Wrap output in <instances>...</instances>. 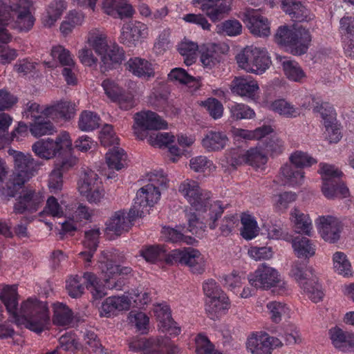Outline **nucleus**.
Returning <instances> with one entry per match:
<instances>
[{
  "mask_svg": "<svg viewBox=\"0 0 354 354\" xmlns=\"http://www.w3.org/2000/svg\"><path fill=\"white\" fill-rule=\"evenodd\" d=\"M0 299L12 316V322L19 327H24L37 333L47 328L50 316L46 302L28 299L21 304L18 310L17 288L8 285L0 292Z\"/></svg>",
  "mask_w": 354,
  "mask_h": 354,
  "instance_id": "1",
  "label": "nucleus"
},
{
  "mask_svg": "<svg viewBox=\"0 0 354 354\" xmlns=\"http://www.w3.org/2000/svg\"><path fill=\"white\" fill-rule=\"evenodd\" d=\"M140 253L146 261L151 263L165 259L168 264L187 266L194 274H201L205 270V261L201 252L193 248L174 250L167 254L163 245H147L140 251Z\"/></svg>",
  "mask_w": 354,
  "mask_h": 354,
  "instance_id": "2",
  "label": "nucleus"
},
{
  "mask_svg": "<svg viewBox=\"0 0 354 354\" xmlns=\"http://www.w3.org/2000/svg\"><path fill=\"white\" fill-rule=\"evenodd\" d=\"M223 212V208L220 201H215L212 204L206 213L198 212L190 213L188 215L187 230L198 238H201L205 232L206 225H209L210 229L216 227V221Z\"/></svg>",
  "mask_w": 354,
  "mask_h": 354,
  "instance_id": "3",
  "label": "nucleus"
},
{
  "mask_svg": "<svg viewBox=\"0 0 354 354\" xmlns=\"http://www.w3.org/2000/svg\"><path fill=\"white\" fill-rule=\"evenodd\" d=\"M72 141L68 133L62 132L55 139H40L32 146V150L39 158L49 160L62 154L64 148H70Z\"/></svg>",
  "mask_w": 354,
  "mask_h": 354,
  "instance_id": "4",
  "label": "nucleus"
},
{
  "mask_svg": "<svg viewBox=\"0 0 354 354\" xmlns=\"http://www.w3.org/2000/svg\"><path fill=\"white\" fill-rule=\"evenodd\" d=\"M129 347L131 351H141L142 354H174L179 351L177 346L163 337L140 338L130 342Z\"/></svg>",
  "mask_w": 354,
  "mask_h": 354,
  "instance_id": "5",
  "label": "nucleus"
},
{
  "mask_svg": "<svg viewBox=\"0 0 354 354\" xmlns=\"http://www.w3.org/2000/svg\"><path fill=\"white\" fill-rule=\"evenodd\" d=\"M134 133L140 140L146 137L147 130H159L167 127V122L156 113L148 111L138 112L134 115Z\"/></svg>",
  "mask_w": 354,
  "mask_h": 354,
  "instance_id": "6",
  "label": "nucleus"
},
{
  "mask_svg": "<svg viewBox=\"0 0 354 354\" xmlns=\"http://www.w3.org/2000/svg\"><path fill=\"white\" fill-rule=\"evenodd\" d=\"M178 191L196 212L206 213L212 204L202 194L198 183L194 180L187 179L180 185Z\"/></svg>",
  "mask_w": 354,
  "mask_h": 354,
  "instance_id": "7",
  "label": "nucleus"
},
{
  "mask_svg": "<svg viewBox=\"0 0 354 354\" xmlns=\"http://www.w3.org/2000/svg\"><path fill=\"white\" fill-rule=\"evenodd\" d=\"M8 153L13 158L14 171L12 173L26 181L37 174L41 165L29 153H24L13 149H9Z\"/></svg>",
  "mask_w": 354,
  "mask_h": 354,
  "instance_id": "8",
  "label": "nucleus"
},
{
  "mask_svg": "<svg viewBox=\"0 0 354 354\" xmlns=\"http://www.w3.org/2000/svg\"><path fill=\"white\" fill-rule=\"evenodd\" d=\"M251 286L256 288L268 290L281 286V279L278 272L273 268L261 264L253 274L248 275Z\"/></svg>",
  "mask_w": 354,
  "mask_h": 354,
  "instance_id": "9",
  "label": "nucleus"
},
{
  "mask_svg": "<svg viewBox=\"0 0 354 354\" xmlns=\"http://www.w3.org/2000/svg\"><path fill=\"white\" fill-rule=\"evenodd\" d=\"M233 0H193L201 4L202 11L213 21H220L231 10Z\"/></svg>",
  "mask_w": 354,
  "mask_h": 354,
  "instance_id": "10",
  "label": "nucleus"
},
{
  "mask_svg": "<svg viewBox=\"0 0 354 354\" xmlns=\"http://www.w3.org/2000/svg\"><path fill=\"white\" fill-rule=\"evenodd\" d=\"M243 21L254 36L267 37L270 34L268 19L261 16L257 10L247 9L243 13Z\"/></svg>",
  "mask_w": 354,
  "mask_h": 354,
  "instance_id": "11",
  "label": "nucleus"
},
{
  "mask_svg": "<svg viewBox=\"0 0 354 354\" xmlns=\"http://www.w3.org/2000/svg\"><path fill=\"white\" fill-rule=\"evenodd\" d=\"M148 34L146 24L140 21L129 22L123 25L120 41L123 44L133 47L136 46L141 38H145Z\"/></svg>",
  "mask_w": 354,
  "mask_h": 354,
  "instance_id": "12",
  "label": "nucleus"
},
{
  "mask_svg": "<svg viewBox=\"0 0 354 354\" xmlns=\"http://www.w3.org/2000/svg\"><path fill=\"white\" fill-rule=\"evenodd\" d=\"M318 221L322 239L329 243H336L340 239L343 229L342 222L332 216H321Z\"/></svg>",
  "mask_w": 354,
  "mask_h": 354,
  "instance_id": "13",
  "label": "nucleus"
},
{
  "mask_svg": "<svg viewBox=\"0 0 354 354\" xmlns=\"http://www.w3.org/2000/svg\"><path fill=\"white\" fill-rule=\"evenodd\" d=\"M43 201L44 197L39 192L32 189H26L15 204L14 212L17 214H23L25 212H36L41 206Z\"/></svg>",
  "mask_w": 354,
  "mask_h": 354,
  "instance_id": "14",
  "label": "nucleus"
},
{
  "mask_svg": "<svg viewBox=\"0 0 354 354\" xmlns=\"http://www.w3.org/2000/svg\"><path fill=\"white\" fill-rule=\"evenodd\" d=\"M273 337L268 334H252L247 339L246 348L251 354H271Z\"/></svg>",
  "mask_w": 354,
  "mask_h": 354,
  "instance_id": "15",
  "label": "nucleus"
},
{
  "mask_svg": "<svg viewBox=\"0 0 354 354\" xmlns=\"http://www.w3.org/2000/svg\"><path fill=\"white\" fill-rule=\"evenodd\" d=\"M131 300L127 296L107 297L102 304L100 308L101 317H110L115 315L117 311L127 310L129 309Z\"/></svg>",
  "mask_w": 354,
  "mask_h": 354,
  "instance_id": "16",
  "label": "nucleus"
},
{
  "mask_svg": "<svg viewBox=\"0 0 354 354\" xmlns=\"http://www.w3.org/2000/svg\"><path fill=\"white\" fill-rule=\"evenodd\" d=\"M153 313L159 322L158 326L163 332H168L174 335L180 334V328L172 319L169 306L158 305L154 308Z\"/></svg>",
  "mask_w": 354,
  "mask_h": 354,
  "instance_id": "17",
  "label": "nucleus"
},
{
  "mask_svg": "<svg viewBox=\"0 0 354 354\" xmlns=\"http://www.w3.org/2000/svg\"><path fill=\"white\" fill-rule=\"evenodd\" d=\"M229 138L226 133L220 131H209L202 139L201 144L209 152L223 150L228 145Z\"/></svg>",
  "mask_w": 354,
  "mask_h": 354,
  "instance_id": "18",
  "label": "nucleus"
},
{
  "mask_svg": "<svg viewBox=\"0 0 354 354\" xmlns=\"http://www.w3.org/2000/svg\"><path fill=\"white\" fill-rule=\"evenodd\" d=\"M230 88L238 95L253 98L259 87L257 82L251 78L235 77L231 82Z\"/></svg>",
  "mask_w": 354,
  "mask_h": 354,
  "instance_id": "19",
  "label": "nucleus"
},
{
  "mask_svg": "<svg viewBox=\"0 0 354 354\" xmlns=\"http://www.w3.org/2000/svg\"><path fill=\"white\" fill-rule=\"evenodd\" d=\"M295 35V41L291 43L287 51L293 55H301L306 53L312 41L310 31L299 26L296 29Z\"/></svg>",
  "mask_w": 354,
  "mask_h": 354,
  "instance_id": "20",
  "label": "nucleus"
},
{
  "mask_svg": "<svg viewBox=\"0 0 354 354\" xmlns=\"http://www.w3.org/2000/svg\"><path fill=\"white\" fill-rule=\"evenodd\" d=\"M132 224L126 221V215L124 211H118L106 223L105 232L107 234L113 233L119 236L127 232L131 227Z\"/></svg>",
  "mask_w": 354,
  "mask_h": 354,
  "instance_id": "21",
  "label": "nucleus"
},
{
  "mask_svg": "<svg viewBox=\"0 0 354 354\" xmlns=\"http://www.w3.org/2000/svg\"><path fill=\"white\" fill-rule=\"evenodd\" d=\"M200 60L204 67L212 68L221 59L219 46L216 44H207L201 46L199 50Z\"/></svg>",
  "mask_w": 354,
  "mask_h": 354,
  "instance_id": "22",
  "label": "nucleus"
},
{
  "mask_svg": "<svg viewBox=\"0 0 354 354\" xmlns=\"http://www.w3.org/2000/svg\"><path fill=\"white\" fill-rule=\"evenodd\" d=\"M127 71L138 77L149 79L154 76V71L151 63L139 57L131 58L125 64Z\"/></svg>",
  "mask_w": 354,
  "mask_h": 354,
  "instance_id": "23",
  "label": "nucleus"
},
{
  "mask_svg": "<svg viewBox=\"0 0 354 354\" xmlns=\"http://www.w3.org/2000/svg\"><path fill=\"white\" fill-rule=\"evenodd\" d=\"M46 117L55 119H71L74 115V107L68 102H59L46 107L42 111Z\"/></svg>",
  "mask_w": 354,
  "mask_h": 354,
  "instance_id": "24",
  "label": "nucleus"
},
{
  "mask_svg": "<svg viewBox=\"0 0 354 354\" xmlns=\"http://www.w3.org/2000/svg\"><path fill=\"white\" fill-rule=\"evenodd\" d=\"M328 111V113L322 112V118L326 128V139L330 143H336L342 138L341 131L336 120L335 111L330 109Z\"/></svg>",
  "mask_w": 354,
  "mask_h": 354,
  "instance_id": "25",
  "label": "nucleus"
},
{
  "mask_svg": "<svg viewBox=\"0 0 354 354\" xmlns=\"http://www.w3.org/2000/svg\"><path fill=\"white\" fill-rule=\"evenodd\" d=\"M160 196V192L149 183L141 187L136 193V203L140 207L153 206Z\"/></svg>",
  "mask_w": 354,
  "mask_h": 354,
  "instance_id": "26",
  "label": "nucleus"
},
{
  "mask_svg": "<svg viewBox=\"0 0 354 354\" xmlns=\"http://www.w3.org/2000/svg\"><path fill=\"white\" fill-rule=\"evenodd\" d=\"M24 0H19V5L14 10V19L17 28L21 30H28L34 24V17L31 15L28 6H22Z\"/></svg>",
  "mask_w": 354,
  "mask_h": 354,
  "instance_id": "27",
  "label": "nucleus"
},
{
  "mask_svg": "<svg viewBox=\"0 0 354 354\" xmlns=\"http://www.w3.org/2000/svg\"><path fill=\"white\" fill-rule=\"evenodd\" d=\"M124 58V52L118 46H113L101 57L100 70L102 72L111 69L115 64H120Z\"/></svg>",
  "mask_w": 354,
  "mask_h": 354,
  "instance_id": "28",
  "label": "nucleus"
},
{
  "mask_svg": "<svg viewBox=\"0 0 354 354\" xmlns=\"http://www.w3.org/2000/svg\"><path fill=\"white\" fill-rule=\"evenodd\" d=\"M66 8L63 0H54L48 6L46 15L42 17V24L44 26L50 28L60 18Z\"/></svg>",
  "mask_w": 354,
  "mask_h": 354,
  "instance_id": "29",
  "label": "nucleus"
},
{
  "mask_svg": "<svg viewBox=\"0 0 354 354\" xmlns=\"http://www.w3.org/2000/svg\"><path fill=\"white\" fill-rule=\"evenodd\" d=\"M333 344L337 348H342L348 345L354 348V333L344 331L338 327L333 328L329 331Z\"/></svg>",
  "mask_w": 354,
  "mask_h": 354,
  "instance_id": "30",
  "label": "nucleus"
},
{
  "mask_svg": "<svg viewBox=\"0 0 354 354\" xmlns=\"http://www.w3.org/2000/svg\"><path fill=\"white\" fill-rule=\"evenodd\" d=\"M257 55H259V48L247 46L236 55V61L239 67L250 73L254 67V62Z\"/></svg>",
  "mask_w": 354,
  "mask_h": 354,
  "instance_id": "31",
  "label": "nucleus"
},
{
  "mask_svg": "<svg viewBox=\"0 0 354 354\" xmlns=\"http://www.w3.org/2000/svg\"><path fill=\"white\" fill-rule=\"evenodd\" d=\"M296 29L295 26H279L274 35V41L287 51L291 43L295 41L294 39L296 38Z\"/></svg>",
  "mask_w": 354,
  "mask_h": 354,
  "instance_id": "32",
  "label": "nucleus"
},
{
  "mask_svg": "<svg viewBox=\"0 0 354 354\" xmlns=\"http://www.w3.org/2000/svg\"><path fill=\"white\" fill-rule=\"evenodd\" d=\"M110 256L109 252L103 251L98 261L99 269L104 274V279L120 276L122 272V270L120 269V266L110 259Z\"/></svg>",
  "mask_w": 354,
  "mask_h": 354,
  "instance_id": "33",
  "label": "nucleus"
},
{
  "mask_svg": "<svg viewBox=\"0 0 354 354\" xmlns=\"http://www.w3.org/2000/svg\"><path fill=\"white\" fill-rule=\"evenodd\" d=\"M281 174L287 183L291 185H301L304 181V172L290 161L281 168Z\"/></svg>",
  "mask_w": 354,
  "mask_h": 354,
  "instance_id": "34",
  "label": "nucleus"
},
{
  "mask_svg": "<svg viewBox=\"0 0 354 354\" xmlns=\"http://www.w3.org/2000/svg\"><path fill=\"white\" fill-rule=\"evenodd\" d=\"M106 161L110 169L120 170L127 165V154L118 147H114L106 153Z\"/></svg>",
  "mask_w": 354,
  "mask_h": 354,
  "instance_id": "35",
  "label": "nucleus"
},
{
  "mask_svg": "<svg viewBox=\"0 0 354 354\" xmlns=\"http://www.w3.org/2000/svg\"><path fill=\"white\" fill-rule=\"evenodd\" d=\"M300 287L313 302L317 303L322 299L324 293L315 274L307 281L302 282Z\"/></svg>",
  "mask_w": 354,
  "mask_h": 354,
  "instance_id": "36",
  "label": "nucleus"
},
{
  "mask_svg": "<svg viewBox=\"0 0 354 354\" xmlns=\"http://www.w3.org/2000/svg\"><path fill=\"white\" fill-rule=\"evenodd\" d=\"M300 287L313 302L317 303L322 299L324 293L315 274L307 281L302 282Z\"/></svg>",
  "mask_w": 354,
  "mask_h": 354,
  "instance_id": "37",
  "label": "nucleus"
},
{
  "mask_svg": "<svg viewBox=\"0 0 354 354\" xmlns=\"http://www.w3.org/2000/svg\"><path fill=\"white\" fill-rule=\"evenodd\" d=\"M26 182V180L12 173L5 185L0 188V192L5 197H15L23 188Z\"/></svg>",
  "mask_w": 354,
  "mask_h": 354,
  "instance_id": "38",
  "label": "nucleus"
},
{
  "mask_svg": "<svg viewBox=\"0 0 354 354\" xmlns=\"http://www.w3.org/2000/svg\"><path fill=\"white\" fill-rule=\"evenodd\" d=\"M230 302L228 297L223 293L219 297L211 298L206 301V312L211 319H214L220 312L229 308Z\"/></svg>",
  "mask_w": 354,
  "mask_h": 354,
  "instance_id": "39",
  "label": "nucleus"
},
{
  "mask_svg": "<svg viewBox=\"0 0 354 354\" xmlns=\"http://www.w3.org/2000/svg\"><path fill=\"white\" fill-rule=\"evenodd\" d=\"M292 247L297 257L309 258L315 253V247L306 237L297 236L292 240Z\"/></svg>",
  "mask_w": 354,
  "mask_h": 354,
  "instance_id": "40",
  "label": "nucleus"
},
{
  "mask_svg": "<svg viewBox=\"0 0 354 354\" xmlns=\"http://www.w3.org/2000/svg\"><path fill=\"white\" fill-rule=\"evenodd\" d=\"M308 261H296L292 266L290 275L301 286L302 282L307 281L314 275V270L307 266Z\"/></svg>",
  "mask_w": 354,
  "mask_h": 354,
  "instance_id": "41",
  "label": "nucleus"
},
{
  "mask_svg": "<svg viewBox=\"0 0 354 354\" xmlns=\"http://www.w3.org/2000/svg\"><path fill=\"white\" fill-rule=\"evenodd\" d=\"M284 12L295 22L309 21L313 19V15L310 13V11L301 1L292 6L290 8H287Z\"/></svg>",
  "mask_w": 354,
  "mask_h": 354,
  "instance_id": "42",
  "label": "nucleus"
},
{
  "mask_svg": "<svg viewBox=\"0 0 354 354\" xmlns=\"http://www.w3.org/2000/svg\"><path fill=\"white\" fill-rule=\"evenodd\" d=\"M100 118L97 113L84 111L79 117L78 127L82 131H90L100 127Z\"/></svg>",
  "mask_w": 354,
  "mask_h": 354,
  "instance_id": "43",
  "label": "nucleus"
},
{
  "mask_svg": "<svg viewBox=\"0 0 354 354\" xmlns=\"http://www.w3.org/2000/svg\"><path fill=\"white\" fill-rule=\"evenodd\" d=\"M34 123L30 124V131L35 137L50 135L55 131V128L50 121L44 120L41 115H32Z\"/></svg>",
  "mask_w": 354,
  "mask_h": 354,
  "instance_id": "44",
  "label": "nucleus"
},
{
  "mask_svg": "<svg viewBox=\"0 0 354 354\" xmlns=\"http://www.w3.org/2000/svg\"><path fill=\"white\" fill-rule=\"evenodd\" d=\"M100 185L98 180V175L91 169H84L77 183V188L80 194H85L88 188Z\"/></svg>",
  "mask_w": 354,
  "mask_h": 354,
  "instance_id": "45",
  "label": "nucleus"
},
{
  "mask_svg": "<svg viewBox=\"0 0 354 354\" xmlns=\"http://www.w3.org/2000/svg\"><path fill=\"white\" fill-rule=\"evenodd\" d=\"M73 316L72 310L63 304L54 305L53 323L59 326H66L72 322Z\"/></svg>",
  "mask_w": 354,
  "mask_h": 354,
  "instance_id": "46",
  "label": "nucleus"
},
{
  "mask_svg": "<svg viewBox=\"0 0 354 354\" xmlns=\"http://www.w3.org/2000/svg\"><path fill=\"white\" fill-rule=\"evenodd\" d=\"M292 215L295 217V232L310 236L312 230L311 220L308 214L301 213L298 209H295Z\"/></svg>",
  "mask_w": 354,
  "mask_h": 354,
  "instance_id": "47",
  "label": "nucleus"
},
{
  "mask_svg": "<svg viewBox=\"0 0 354 354\" xmlns=\"http://www.w3.org/2000/svg\"><path fill=\"white\" fill-rule=\"evenodd\" d=\"M83 278L84 283H86V288L90 290L93 299H100L106 295V293L104 292L103 288L99 284V279L94 273L90 272H84Z\"/></svg>",
  "mask_w": 354,
  "mask_h": 354,
  "instance_id": "48",
  "label": "nucleus"
},
{
  "mask_svg": "<svg viewBox=\"0 0 354 354\" xmlns=\"http://www.w3.org/2000/svg\"><path fill=\"white\" fill-rule=\"evenodd\" d=\"M241 158V162H245L256 167H259L267 162L266 156L258 148H252L248 150Z\"/></svg>",
  "mask_w": 354,
  "mask_h": 354,
  "instance_id": "49",
  "label": "nucleus"
},
{
  "mask_svg": "<svg viewBox=\"0 0 354 354\" xmlns=\"http://www.w3.org/2000/svg\"><path fill=\"white\" fill-rule=\"evenodd\" d=\"M271 108L274 112L286 118H295L299 115L298 109L295 108L284 99L274 101L271 104Z\"/></svg>",
  "mask_w": 354,
  "mask_h": 354,
  "instance_id": "50",
  "label": "nucleus"
},
{
  "mask_svg": "<svg viewBox=\"0 0 354 354\" xmlns=\"http://www.w3.org/2000/svg\"><path fill=\"white\" fill-rule=\"evenodd\" d=\"M169 91L165 85H160L154 88L149 96V103L157 108L163 107L168 100Z\"/></svg>",
  "mask_w": 354,
  "mask_h": 354,
  "instance_id": "51",
  "label": "nucleus"
},
{
  "mask_svg": "<svg viewBox=\"0 0 354 354\" xmlns=\"http://www.w3.org/2000/svg\"><path fill=\"white\" fill-rule=\"evenodd\" d=\"M243 227L241 232L242 236L250 240L257 236V225L256 221L249 214H243L241 219Z\"/></svg>",
  "mask_w": 354,
  "mask_h": 354,
  "instance_id": "52",
  "label": "nucleus"
},
{
  "mask_svg": "<svg viewBox=\"0 0 354 354\" xmlns=\"http://www.w3.org/2000/svg\"><path fill=\"white\" fill-rule=\"evenodd\" d=\"M283 68L286 77L292 81L299 82L302 77L305 76L304 72L299 66L298 63L287 60L283 62Z\"/></svg>",
  "mask_w": 354,
  "mask_h": 354,
  "instance_id": "53",
  "label": "nucleus"
},
{
  "mask_svg": "<svg viewBox=\"0 0 354 354\" xmlns=\"http://www.w3.org/2000/svg\"><path fill=\"white\" fill-rule=\"evenodd\" d=\"M320 174L323 183L327 185L330 182L338 183L342 172L335 166L328 164H320Z\"/></svg>",
  "mask_w": 354,
  "mask_h": 354,
  "instance_id": "54",
  "label": "nucleus"
},
{
  "mask_svg": "<svg viewBox=\"0 0 354 354\" xmlns=\"http://www.w3.org/2000/svg\"><path fill=\"white\" fill-rule=\"evenodd\" d=\"M218 32L227 36L239 35L242 32V25L236 19H228L217 26Z\"/></svg>",
  "mask_w": 354,
  "mask_h": 354,
  "instance_id": "55",
  "label": "nucleus"
},
{
  "mask_svg": "<svg viewBox=\"0 0 354 354\" xmlns=\"http://www.w3.org/2000/svg\"><path fill=\"white\" fill-rule=\"evenodd\" d=\"M230 118L234 120L251 119L254 117L255 113L248 105L235 104L230 108Z\"/></svg>",
  "mask_w": 354,
  "mask_h": 354,
  "instance_id": "56",
  "label": "nucleus"
},
{
  "mask_svg": "<svg viewBox=\"0 0 354 354\" xmlns=\"http://www.w3.org/2000/svg\"><path fill=\"white\" fill-rule=\"evenodd\" d=\"M86 348L95 354H106L104 352L97 335L91 330H86L84 333Z\"/></svg>",
  "mask_w": 354,
  "mask_h": 354,
  "instance_id": "57",
  "label": "nucleus"
},
{
  "mask_svg": "<svg viewBox=\"0 0 354 354\" xmlns=\"http://www.w3.org/2000/svg\"><path fill=\"white\" fill-rule=\"evenodd\" d=\"M334 268L339 274L348 276L351 274V265L346 255L342 252H337L333 255Z\"/></svg>",
  "mask_w": 354,
  "mask_h": 354,
  "instance_id": "58",
  "label": "nucleus"
},
{
  "mask_svg": "<svg viewBox=\"0 0 354 354\" xmlns=\"http://www.w3.org/2000/svg\"><path fill=\"white\" fill-rule=\"evenodd\" d=\"M88 42L98 55L102 56L107 51L109 47L107 39L103 34L91 32L88 37Z\"/></svg>",
  "mask_w": 354,
  "mask_h": 354,
  "instance_id": "59",
  "label": "nucleus"
},
{
  "mask_svg": "<svg viewBox=\"0 0 354 354\" xmlns=\"http://www.w3.org/2000/svg\"><path fill=\"white\" fill-rule=\"evenodd\" d=\"M289 160L301 170L304 167H310L317 162L315 159L302 151L295 152L290 156Z\"/></svg>",
  "mask_w": 354,
  "mask_h": 354,
  "instance_id": "60",
  "label": "nucleus"
},
{
  "mask_svg": "<svg viewBox=\"0 0 354 354\" xmlns=\"http://www.w3.org/2000/svg\"><path fill=\"white\" fill-rule=\"evenodd\" d=\"M271 64L270 57L266 53L259 49V55H257L254 62V68L250 73L255 74H262L268 69Z\"/></svg>",
  "mask_w": 354,
  "mask_h": 354,
  "instance_id": "61",
  "label": "nucleus"
},
{
  "mask_svg": "<svg viewBox=\"0 0 354 354\" xmlns=\"http://www.w3.org/2000/svg\"><path fill=\"white\" fill-rule=\"evenodd\" d=\"M162 234L166 241L173 243L183 241L187 244H192V241L194 240L190 236L184 235L181 232L171 227H164Z\"/></svg>",
  "mask_w": 354,
  "mask_h": 354,
  "instance_id": "62",
  "label": "nucleus"
},
{
  "mask_svg": "<svg viewBox=\"0 0 354 354\" xmlns=\"http://www.w3.org/2000/svg\"><path fill=\"white\" fill-rule=\"evenodd\" d=\"M168 79L171 81H176L183 84H188L196 81V77L189 75L187 71L181 68H175L168 75Z\"/></svg>",
  "mask_w": 354,
  "mask_h": 354,
  "instance_id": "63",
  "label": "nucleus"
},
{
  "mask_svg": "<svg viewBox=\"0 0 354 354\" xmlns=\"http://www.w3.org/2000/svg\"><path fill=\"white\" fill-rule=\"evenodd\" d=\"M53 59H57L62 66H74L75 63L71 57L70 52L62 46L53 47L51 50Z\"/></svg>",
  "mask_w": 354,
  "mask_h": 354,
  "instance_id": "64",
  "label": "nucleus"
}]
</instances>
